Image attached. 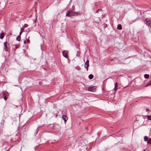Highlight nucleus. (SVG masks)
<instances>
[{
    "label": "nucleus",
    "instance_id": "23",
    "mask_svg": "<svg viewBox=\"0 0 151 151\" xmlns=\"http://www.w3.org/2000/svg\"><path fill=\"white\" fill-rule=\"evenodd\" d=\"M21 89H22V87H21Z\"/></svg>",
    "mask_w": 151,
    "mask_h": 151
},
{
    "label": "nucleus",
    "instance_id": "22",
    "mask_svg": "<svg viewBox=\"0 0 151 151\" xmlns=\"http://www.w3.org/2000/svg\"><path fill=\"white\" fill-rule=\"evenodd\" d=\"M26 41L25 40L24 41V44H26Z\"/></svg>",
    "mask_w": 151,
    "mask_h": 151
},
{
    "label": "nucleus",
    "instance_id": "20",
    "mask_svg": "<svg viewBox=\"0 0 151 151\" xmlns=\"http://www.w3.org/2000/svg\"><path fill=\"white\" fill-rule=\"evenodd\" d=\"M27 24H25L24 26V28L27 27Z\"/></svg>",
    "mask_w": 151,
    "mask_h": 151
},
{
    "label": "nucleus",
    "instance_id": "17",
    "mask_svg": "<svg viewBox=\"0 0 151 151\" xmlns=\"http://www.w3.org/2000/svg\"><path fill=\"white\" fill-rule=\"evenodd\" d=\"M23 32V30L21 28L20 31L19 32V35H20L22 34V32Z\"/></svg>",
    "mask_w": 151,
    "mask_h": 151
},
{
    "label": "nucleus",
    "instance_id": "2",
    "mask_svg": "<svg viewBox=\"0 0 151 151\" xmlns=\"http://www.w3.org/2000/svg\"><path fill=\"white\" fill-rule=\"evenodd\" d=\"M145 23L147 25L149 26H150L151 24V19H149L148 18H146L145 19Z\"/></svg>",
    "mask_w": 151,
    "mask_h": 151
},
{
    "label": "nucleus",
    "instance_id": "16",
    "mask_svg": "<svg viewBox=\"0 0 151 151\" xmlns=\"http://www.w3.org/2000/svg\"><path fill=\"white\" fill-rule=\"evenodd\" d=\"M147 144H151V138H150L149 139H148L147 142Z\"/></svg>",
    "mask_w": 151,
    "mask_h": 151
},
{
    "label": "nucleus",
    "instance_id": "19",
    "mask_svg": "<svg viewBox=\"0 0 151 151\" xmlns=\"http://www.w3.org/2000/svg\"><path fill=\"white\" fill-rule=\"evenodd\" d=\"M147 85H151V80L149 82L148 84Z\"/></svg>",
    "mask_w": 151,
    "mask_h": 151
},
{
    "label": "nucleus",
    "instance_id": "8",
    "mask_svg": "<svg viewBox=\"0 0 151 151\" xmlns=\"http://www.w3.org/2000/svg\"><path fill=\"white\" fill-rule=\"evenodd\" d=\"M62 118L64 120L65 122L68 119V118L66 116L63 115L62 116Z\"/></svg>",
    "mask_w": 151,
    "mask_h": 151
},
{
    "label": "nucleus",
    "instance_id": "13",
    "mask_svg": "<svg viewBox=\"0 0 151 151\" xmlns=\"http://www.w3.org/2000/svg\"><path fill=\"white\" fill-rule=\"evenodd\" d=\"M20 38H21V37H20V35H18L17 37L16 38V40L19 41H20Z\"/></svg>",
    "mask_w": 151,
    "mask_h": 151
},
{
    "label": "nucleus",
    "instance_id": "4",
    "mask_svg": "<svg viewBox=\"0 0 151 151\" xmlns=\"http://www.w3.org/2000/svg\"><path fill=\"white\" fill-rule=\"evenodd\" d=\"M89 60H87L84 65L85 68L86 69L87 71H88V67L89 66Z\"/></svg>",
    "mask_w": 151,
    "mask_h": 151
},
{
    "label": "nucleus",
    "instance_id": "5",
    "mask_svg": "<svg viewBox=\"0 0 151 151\" xmlns=\"http://www.w3.org/2000/svg\"><path fill=\"white\" fill-rule=\"evenodd\" d=\"M4 98V100H6L8 96V94L7 92H4L3 93Z\"/></svg>",
    "mask_w": 151,
    "mask_h": 151
},
{
    "label": "nucleus",
    "instance_id": "12",
    "mask_svg": "<svg viewBox=\"0 0 151 151\" xmlns=\"http://www.w3.org/2000/svg\"><path fill=\"white\" fill-rule=\"evenodd\" d=\"M144 140L145 141H147L148 139V137L147 136H145L144 138Z\"/></svg>",
    "mask_w": 151,
    "mask_h": 151
},
{
    "label": "nucleus",
    "instance_id": "24",
    "mask_svg": "<svg viewBox=\"0 0 151 151\" xmlns=\"http://www.w3.org/2000/svg\"><path fill=\"white\" fill-rule=\"evenodd\" d=\"M143 151H146L145 150H144Z\"/></svg>",
    "mask_w": 151,
    "mask_h": 151
},
{
    "label": "nucleus",
    "instance_id": "6",
    "mask_svg": "<svg viewBox=\"0 0 151 151\" xmlns=\"http://www.w3.org/2000/svg\"><path fill=\"white\" fill-rule=\"evenodd\" d=\"M63 55L65 57L67 58L68 51H67L64 50L63 52Z\"/></svg>",
    "mask_w": 151,
    "mask_h": 151
},
{
    "label": "nucleus",
    "instance_id": "25",
    "mask_svg": "<svg viewBox=\"0 0 151 151\" xmlns=\"http://www.w3.org/2000/svg\"><path fill=\"white\" fill-rule=\"evenodd\" d=\"M6 151H9L8 150H7Z\"/></svg>",
    "mask_w": 151,
    "mask_h": 151
},
{
    "label": "nucleus",
    "instance_id": "7",
    "mask_svg": "<svg viewBox=\"0 0 151 151\" xmlns=\"http://www.w3.org/2000/svg\"><path fill=\"white\" fill-rule=\"evenodd\" d=\"M7 43V42H5L4 43V49L6 52L8 50V48H7V45H6Z\"/></svg>",
    "mask_w": 151,
    "mask_h": 151
},
{
    "label": "nucleus",
    "instance_id": "14",
    "mask_svg": "<svg viewBox=\"0 0 151 151\" xmlns=\"http://www.w3.org/2000/svg\"><path fill=\"white\" fill-rule=\"evenodd\" d=\"M149 75L148 74H145L144 75V77L145 78H148L149 77Z\"/></svg>",
    "mask_w": 151,
    "mask_h": 151
},
{
    "label": "nucleus",
    "instance_id": "9",
    "mask_svg": "<svg viewBox=\"0 0 151 151\" xmlns=\"http://www.w3.org/2000/svg\"><path fill=\"white\" fill-rule=\"evenodd\" d=\"M4 35L3 33H1L0 34V38L1 39H2L4 37Z\"/></svg>",
    "mask_w": 151,
    "mask_h": 151
},
{
    "label": "nucleus",
    "instance_id": "15",
    "mask_svg": "<svg viewBox=\"0 0 151 151\" xmlns=\"http://www.w3.org/2000/svg\"><path fill=\"white\" fill-rule=\"evenodd\" d=\"M119 86H115V87L114 88L115 91H116L117 89L119 88Z\"/></svg>",
    "mask_w": 151,
    "mask_h": 151
},
{
    "label": "nucleus",
    "instance_id": "3",
    "mask_svg": "<svg viewBox=\"0 0 151 151\" xmlns=\"http://www.w3.org/2000/svg\"><path fill=\"white\" fill-rule=\"evenodd\" d=\"M96 86H90L88 88V90L91 91H96Z\"/></svg>",
    "mask_w": 151,
    "mask_h": 151
},
{
    "label": "nucleus",
    "instance_id": "18",
    "mask_svg": "<svg viewBox=\"0 0 151 151\" xmlns=\"http://www.w3.org/2000/svg\"><path fill=\"white\" fill-rule=\"evenodd\" d=\"M147 119L148 120H151V116H147Z\"/></svg>",
    "mask_w": 151,
    "mask_h": 151
},
{
    "label": "nucleus",
    "instance_id": "11",
    "mask_svg": "<svg viewBox=\"0 0 151 151\" xmlns=\"http://www.w3.org/2000/svg\"><path fill=\"white\" fill-rule=\"evenodd\" d=\"M93 77V76L92 74H91L88 76V78L90 79H92Z\"/></svg>",
    "mask_w": 151,
    "mask_h": 151
},
{
    "label": "nucleus",
    "instance_id": "10",
    "mask_svg": "<svg viewBox=\"0 0 151 151\" xmlns=\"http://www.w3.org/2000/svg\"><path fill=\"white\" fill-rule=\"evenodd\" d=\"M117 28L119 30H121L122 29V27L120 24H119L117 27Z\"/></svg>",
    "mask_w": 151,
    "mask_h": 151
},
{
    "label": "nucleus",
    "instance_id": "21",
    "mask_svg": "<svg viewBox=\"0 0 151 151\" xmlns=\"http://www.w3.org/2000/svg\"><path fill=\"white\" fill-rule=\"evenodd\" d=\"M149 109H146V111H149Z\"/></svg>",
    "mask_w": 151,
    "mask_h": 151
},
{
    "label": "nucleus",
    "instance_id": "1",
    "mask_svg": "<svg viewBox=\"0 0 151 151\" xmlns=\"http://www.w3.org/2000/svg\"><path fill=\"white\" fill-rule=\"evenodd\" d=\"M78 13L76 12H73L71 11H68L66 13V16L68 17H70L72 16H75L78 14Z\"/></svg>",
    "mask_w": 151,
    "mask_h": 151
}]
</instances>
